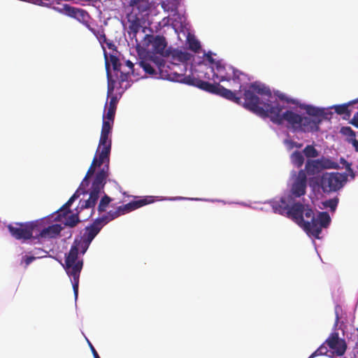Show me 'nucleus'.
<instances>
[{"label": "nucleus", "mask_w": 358, "mask_h": 358, "mask_svg": "<svg viewBox=\"0 0 358 358\" xmlns=\"http://www.w3.org/2000/svg\"><path fill=\"white\" fill-rule=\"evenodd\" d=\"M242 87L243 86L241 85L238 92L243 91V106L245 108L261 117H269L274 124H282L283 106H280L278 101H270V103L261 101L257 95L259 94L270 98L272 94L269 87L257 82L251 83L248 88L242 89Z\"/></svg>", "instance_id": "obj_1"}, {"label": "nucleus", "mask_w": 358, "mask_h": 358, "mask_svg": "<svg viewBox=\"0 0 358 358\" xmlns=\"http://www.w3.org/2000/svg\"><path fill=\"white\" fill-rule=\"evenodd\" d=\"M111 145L109 144H100L97 148L96 153L100 152L99 157L96 155L94 157L92 164L81 182V185L87 186L89 184L88 179L94 173L96 166L103 167L96 173L94 180L92 182L91 190L90 193V197L88 199L83 201V203L80 204V208H91V211L89 217H91L94 213V208L99 198L101 191L103 189L104 186L106 183V179L109 176V162H110V153Z\"/></svg>", "instance_id": "obj_2"}, {"label": "nucleus", "mask_w": 358, "mask_h": 358, "mask_svg": "<svg viewBox=\"0 0 358 358\" xmlns=\"http://www.w3.org/2000/svg\"><path fill=\"white\" fill-rule=\"evenodd\" d=\"M62 10L67 16L76 19L90 30L101 45L106 43L108 46L110 48L112 44L107 42L104 29L102 26L99 27L97 24L96 25L98 29H95V27L92 26L94 20L87 11L83 8H76L68 4H64Z\"/></svg>", "instance_id": "obj_3"}, {"label": "nucleus", "mask_w": 358, "mask_h": 358, "mask_svg": "<svg viewBox=\"0 0 358 358\" xmlns=\"http://www.w3.org/2000/svg\"><path fill=\"white\" fill-rule=\"evenodd\" d=\"M152 61L155 62L161 78L180 82L194 87L197 86V83L193 80H199V78L191 76H186L182 73H178L177 69L180 68L179 64L170 62V64H168L162 58L157 60L152 59Z\"/></svg>", "instance_id": "obj_4"}, {"label": "nucleus", "mask_w": 358, "mask_h": 358, "mask_svg": "<svg viewBox=\"0 0 358 358\" xmlns=\"http://www.w3.org/2000/svg\"><path fill=\"white\" fill-rule=\"evenodd\" d=\"M78 245L73 244L65 258V270L66 273L72 278L71 282L76 299L78 295L80 274L83 264L82 260H78Z\"/></svg>", "instance_id": "obj_5"}, {"label": "nucleus", "mask_w": 358, "mask_h": 358, "mask_svg": "<svg viewBox=\"0 0 358 358\" xmlns=\"http://www.w3.org/2000/svg\"><path fill=\"white\" fill-rule=\"evenodd\" d=\"M282 117V124L286 122L287 128L292 129L295 132H313L312 127L315 125L310 120V117H303L289 110L283 112Z\"/></svg>", "instance_id": "obj_6"}, {"label": "nucleus", "mask_w": 358, "mask_h": 358, "mask_svg": "<svg viewBox=\"0 0 358 358\" xmlns=\"http://www.w3.org/2000/svg\"><path fill=\"white\" fill-rule=\"evenodd\" d=\"M348 180L346 173L338 172L324 173L320 180V186L324 193L340 190Z\"/></svg>", "instance_id": "obj_7"}, {"label": "nucleus", "mask_w": 358, "mask_h": 358, "mask_svg": "<svg viewBox=\"0 0 358 358\" xmlns=\"http://www.w3.org/2000/svg\"><path fill=\"white\" fill-rule=\"evenodd\" d=\"M196 83H197L196 87L204 90L206 92L219 95L227 100L233 101L237 104L241 103V97L237 96L236 92H233L230 90H228L221 85L220 83H216L214 84H211L207 81L199 80H194Z\"/></svg>", "instance_id": "obj_8"}, {"label": "nucleus", "mask_w": 358, "mask_h": 358, "mask_svg": "<svg viewBox=\"0 0 358 358\" xmlns=\"http://www.w3.org/2000/svg\"><path fill=\"white\" fill-rule=\"evenodd\" d=\"M39 225L38 222H16L14 225L8 224L7 227L13 238L27 241L34 238L33 234Z\"/></svg>", "instance_id": "obj_9"}, {"label": "nucleus", "mask_w": 358, "mask_h": 358, "mask_svg": "<svg viewBox=\"0 0 358 358\" xmlns=\"http://www.w3.org/2000/svg\"><path fill=\"white\" fill-rule=\"evenodd\" d=\"M143 45L148 52L159 54L163 57L169 56V51L166 50L167 43L163 36L146 35L144 38Z\"/></svg>", "instance_id": "obj_10"}, {"label": "nucleus", "mask_w": 358, "mask_h": 358, "mask_svg": "<svg viewBox=\"0 0 358 358\" xmlns=\"http://www.w3.org/2000/svg\"><path fill=\"white\" fill-rule=\"evenodd\" d=\"M115 109L110 108L107 109L106 115H103V122L101 131V136L99 142L100 144H109L111 145V140L109 138V135L111 133L112 127L114 123Z\"/></svg>", "instance_id": "obj_11"}, {"label": "nucleus", "mask_w": 358, "mask_h": 358, "mask_svg": "<svg viewBox=\"0 0 358 358\" xmlns=\"http://www.w3.org/2000/svg\"><path fill=\"white\" fill-rule=\"evenodd\" d=\"M307 176L304 170L301 169L296 178L293 182L290 194L288 196V201L291 202L294 197H301L306 193Z\"/></svg>", "instance_id": "obj_12"}, {"label": "nucleus", "mask_w": 358, "mask_h": 358, "mask_svg": "<svg viewBox=\"0 0 358 358\" xmlns=\"http://www.w3.org/2000/svg\"><path fill=\"white\" fill-rule=\"evenodd\" d=\"M307 114L312 117L310 120L315 123V127H313V132L317 131L320 129L319 125L323 121V120L329 119V115H331V113H327L324 109H321L310 105H307L303 108Z\"/></svg>", "instance_id": "obj_13"}, {"label": "nucleus", "mask_w": 358, "mask_h": 358, "mask_svg": "<svg viewBox=\"0 0 358 358\" xmlns=\"http://www.w3.org/2000/svg\"><path fill=\"white\" fill-rule=\"evenodd\" d=\"M325 343L333 350L337 356H342L347 349V344L344 339L340 338L337 332H333L326 340Z\"/></svg>", "instance_id": "obj_14"}, {"label": "nucleus", "mask_w": 358, "mask_h": 358, "mask_svg": "<svg viewBox=\"0 0 358 358\" xmlns=\"http://www.w3.org/2000/svg\"><path fill=\"white\" fill-rule=\"evenodd\" d=\"M210 71L212 73V78L208 73H205L204 78L207 80L214 79V78H219L220 82L231 80V74L227 72L226 66L222 64V61L215 62V65L210 68Z\"/></svg>", "instance_id": "obj_15"}, {"label": "nucleus", "mask_w": 358, "mask_h": 358, "mask_svg": "<svg viewBox=\"0 0 358 358\" xmlns=\"http://www.w3.org/2000/svg\"><path fill=\"white\" fill-rule=\"evenodd\" d=\"M289 203L291 206H289L287 217L301 226L305 221L303 219L304 204L300 202H294L293 200Z\"/></svg>", "instance_id": "obj_16"}, {"label": "nucleus", "mask_w": 358, "mask_h": 358, "mask_svg": "<svg viewBox=\"0 0 358 358\" xmlns=\"http://www.w3.org/2000/svg\"><path fill=\"white\" fill-rule=\"evenodd\" d=\"M153 202V199L151 196H147L141 199H138L136 201H131L125 205L118 206L117 208V212L120 213V215H124L127 213H129L132 210H134L137 208H139L143 206L151 203Z\"/></svg>", "instance_id": "obj_17"}, {"label": "nucleus", "mask_w": 358, "mask_h": 358, "mask_svg": "<svg viewBox=\"0 0 358 358\" xmlns=\"http://www.w3.org/2000/svg\"><path fill=\"white\" fill-rule=\"evenodd\" d=\"M41 225L40 224L38 227L36 229L39 233L34 236V238H55L59 235L63 229L62 226L59 224H54L41 229L40 228Z\"/></svg>", "instance_id": "obj_18"}, {"label": "nucleus", "mask_w": 358, "mask_h": 358, "mask_svg": "<svg viewBox=\"0 0 358 358\" xmlns=\"http://www.w3.org/2000/svg\"><path fill=\"white\" fill-rule=\"evenodd\" d=\"M101 229V228L94 221L90 226L85 227V232L82 236L83 243L85 244L83 252H85Z\"/></svg>", "instance_id": "obj_19"}, {"label": "nucleus", "mask_w": 358, "mask_h": 358, "mask_svg": "<svg viewBox=\"0 0 358 358\" xmlns=\"http://www.w3.org/2000/svg\"><path fill=\"white\" fill-rule=\"evenodd\" d=\"M300 227H302L305 231L310 234L315 238H320V234L322 232V227L316 220H313V221L310 222L304 221Z\"/></svg>", "instance_id": "obj_20"}, {"label": "nucleus", "mask_w": 358, "mask_h": 358, "mask_svg": "<svg viewBox=\"0 0 358 358\" xmlns=\"http://www.w3.org/2000/svg\"><path fill=\"white\" fill-rule=\"evenodd\" d=\"M83 202V201H80L79 206L77 208L78 213H73V214H71V215H69V213H68L66 215H64L63 213H61V215H59L60 213L59 212V210H57L58 215H57V217L55 219L57 220H61L60 217H62V216L65 217L64 224L66 226H68V227H75L78 222H80V220H79V217H78V213H80L82 210L85 209V208L81 209L80 208V204H82Z\"/></svg>", "instance_id": "obj_21"}, {"label": "nucleus", "mask_w": 358, "mask_h": 358, "mask_svg": "<svg viewBox=\"0 0 358 358\" xmlns=\"http://www.w3.org/2000/svg\"><path fill=\"white\" fill-rule=\"evenodd\" d=\"M157 57H150L149 59H144L139 62V66L145 71V72L151 76H156L159 74L158 70L152 59H161Z\"/></svg>", "instance_id": "obj_22"}, {"label": "nucleus", "mask_w": 358, "mask_h": 358, "mask_svg": "<svg viewBox=\"0 0 358 358\" xmlns=\"http://www.w3.org/2000/svg\"><path fill=\"white\" fill-rule=\"evenodd\" d=\"M289 203L288 197H282L280 201H273L271 206L275 213L287 216L289 206Z\"/></svg>", "instance_id": "obj_23"}, {"label": "nucleus", "mask_w": 358, "mask_h": 358, "mask_svg": "<svg viewBox=\"0 0 358 358\" xmlns=\"http://www.w3.org/2000/svg\"><path fill=\"white\" fill-rule=\"evenodd\" d=\"M83 185H80L78 189L76 191V192L70 197V199L67 201L66 203H64L59 209V213H63L64 215H66L68 213H71V210L69 209L70 206L72 205V203L77 199L80 194L85 193V189H83ZM59 215H61V213H59Z\"/></svg>", "instance_id": "obj_24"}, {"label": "nucleus", "mask_w": 358, "mask_h": 358, "mask_svg": "<svg viewBox=\"0 0 358 358\" xmlns=\"http://www.w3.org/2000/svg\"><path fill=\"white\" fill-rule=\"evenodd\" d=\"M303 170L306 174L310 176H313L320 172L322 170L320 159H308Z\"/></svg>", "instance_id": "obj_25"}, {"label": "nucleus", "mask_w": 358, "mask_h": 358, "mask_svg": "<svg viewBox=\"0 0 358 358\" xmlns=\"http://www.w3.org/2000/svg\"><path fill=\"white\" fill-rule=\"evenodd\" d=\"M127 19L129 22L128 33L136 36L141 27V20L136 15H129Z\"/></svg>", "instance_id": "obj_26"}, {"label": "nucleus", "mask_w": 358, "mask_h": 358, "mask_svg": "<svg viewBox=\"0 0 358 358\" xmlns=\"http://www.w3.org/2000/svg\"><path fill=\"white\" fill-rule=\"evenodd\" d=\"M169 55L171 57V62L179 64L180 62L185 63L190 59V55L186 52H182L178 50H174L169 52Z\"/></svg>", "instance_id": "obj_27"}, {"label": "nucleus", "mask_w": 358, "mask_h": 358, "mask_svg": "<svg viewBox=\"0 0 358 358\" xmlns=\"http://www.w3.org/2000/svg\"><path fill=\"white\" fill-rule=\"evenodd\" d=\"M331 108L334 109L335 113L338 115H344L343 118L345 120H348L351 116V110L349 109V104L347 103L341 105H334L331 106Z\"/></svg>", "instance_id": "obj_28"}, {"label": "nucleus", "mask_w": 358, "mask_h": 358, "mask_svg": "<svg viewBox=\"0 0 358 358\" xmlns=\"http://www.w3.org/2000/svg\"><path fill=\"white\" fill-rule=\"evenodd\" d=\"M304 157L301 152L296 150L290 155V161L292 164L297 168H300L304 163Z\"/></svg>", "instance_id": "obj_29"}, {"label": "nucleus", "mask_w": 358, "mask_h": 358, "mask_svg": "<svg viewBox=\"0 0 358 358\" xmlns=\"http://www.w3.org/2000/svg\"><path fill=\"white\" fill-rule=\"evenodd\" d=\"M129 6L136 7L141 13L148 10L150 8L148 0H130Z\"/></svg>", "instance_id": "obj_30"}, {"label": "nucleus", "mask_w": 358, "mask_h": 358, "mask_svg": "<svg viewBox=\"0 0 358 358\" xmlns=\"http://www.w3.org/2000/svg\"><path fill=\"white\" fill-rule=\"evenodd\" d=\"M315 220L322 228H326L331 222L330 216L327 212L319 213L317 217H315Z\"/></svg>", "instance_id": "obj_31"}, {"label": "nucleus", "mask_w": 358, "mask_h": 358, "mask_svg": "<svg viewBox=\"0 0 358 358\" xmlns=\"http://www.w3.org/2000/svg\"><path fill=\"white\" fill-rule=\"evenodd\" d=\"M308 159L315 158L319 156L318 150L313 145H308L305 147L302 152Z\"/></svg>", "instance_id": "obj_32"}, {"label": "nucleus", "mask_w": 358, "mask_h": 358, "mask_svg": "<svg viewBox=\"0 0 358 358\" xmlns=\"http://www.w3.org/2000/svg\"><path fill=\"white\" fill-rule=\"evenodd\" d=\"M320 162L322 165V169H337L339 168V165L337 162H334L328 158L322 157L320 159Z\"/></svg>", "instance_id": "obj_33"}, {"label": "nucleus", "mask_w": 358, "mask_h": 358, "mask_svg": "<svg viewBox=\"0 0 358 358\" xmlns=\"http://www.w3.org/2000/svg\"><path fill=\"white\" fill-rule=\"evenodd\" d=\"M111 201L112 199L110 196H108L107 194H104V196L101 199L100 202L99 203L98 211L99 213L106 211V208L108 206Z\"/></svg>", "instance_id": "obj_34"}, {"label": "nucleus", "mask_w": 358, "mask_h": 358, "mask_svg": "<svg viewBox=\"0 0 358 358\" xmlns=\"http://www.w3.org/2000/svg\"><path fill=\"white\" fill-rule=\"evenodd\" d=\"M338 203V199L334 197L333 199H328L323 202V205L326 208H330L332 212H334Z\"/></svg>", "instance_id": "obj_35"}, {"label": "nucleus", "mask_w": 358, "mask_h": 358, "mask_svg": "<svg viewBox=\"0 0 358 358\" xmlns=\"http://www.w3.org/2000/svg\"><path fill=\"white\" fill-rule=\"evenodd\" d=\"M188 45L189 48L194 51L197 52L201 48L200 43L195 38H188Z\"/></svg>", "instance_id": "obj_36"}, {"label": "nucleus", "mask_w": 358, "mask_h": 358, "mask_svg": "<svg viewBox=\"0 0 358 358\" xmlns=\"http://www.w3.org/2000/svg\"><path fill=\"white\" fill-rule=\"evenodd\" d=\"M110 60L112 64L113 70L115 71H120L122 64L120 62L119 59L116 56L110 55Z\"/></svg>", "instance_id": "obj_37"}, {"label": "nucleus", "mask_w": 358, "mask_h": 358, "mask_svg": "<svg viewBox=\"0 0 358 358\" xmlns=\"http://www.w3.org/2000/svg\"><path fill=\"white\" fill-rule=\"evenodd\" d=\"M341 133L346 136H349L351 138H355L356 134L350 127H343L341 129Z\"/></svg>", "instance_id": "obj_38"}, {"label": "nucleus", "mask_w": 358, "mask_h": 358, "mask_svg": "<svg viewBox=\"0 0 358 358\" xmlns=\"http://www.w3.org/2000/svg\"><path fill=\"white\" fill-rule=\"evenodd\" d=\"M111 221L109 219V216L108 214L103 215L101 217L96 218L94 222L102 229L103 227L108 222Z\"/></svg>", "instance_id": "obj_39"}, {"label": "nucleus", "mask_w": 358, "mask_h": 358, "mask_svg": "<svg viewBox=\"0 0 358 358\" xmlns=\"http://www.w3.org/2000/svg\"><path fill=\"white\" fill-rule=\"evenodd\" d=\"M276 96L281 100V101H285L286 103H292V104H297V101L296 99H292V98H289L288 96H287L285 94L283 93H280V92H278L276 94Z\"/></svg>", "instance_id": "obj_40"}, {"label": "nucleus", "mask_w": 358, "mask_h": 358, "mask_svg": "<svg viewBox=\"0 0 358 358\" xmlns=\"http://www.w3.org/2000/svg\"><path fill=\"white\" fill-rule=\"evenodd\" d=\"M306 217L310 219V221L315 220V214L312 208H309L308 205H304V212Z\"/></svg>", "instance_id": "obj_41"}, {"label": "nucleus", "mask_w": 358, "mask_h": 358, "mask_svg": "<svg viewBox=\"0 0 358 358\" xmlns=\"http://www.w3.org/2000/svg\"><path fill=\"white\" fill-rule=\"evenodd\" d=\"M229 70L232 73L231 78H232L234 81H238L240 80V76L242 73L239 71L234 69L232 66H229Z\"/></svg>", "instance_id": "obj_42"}, {"label": "nucleus", "mask_w": 358, "mask_h": 358, "mask_svg": "<svg viewBox=\"0 0 358 358\" xmlns=\"http://www.w3.org/2000/svg\"><path fill=\"white\" fill-rule=\"evenodd\" d=\"M334 311H335V315H336L334 327H336L338 326V324L339 322V319H340L339 314L342 311V308L339 305H336L335 306Z\"/></svg>", "instance_id": "obj_43"}, {"label": "nucleus", "mask_w": 358, "mask_h": 358, "mask_svg": "<svg viewBox=\"0 0 358 358\" xmlns=\"http://www.w3.org/2000/svg\"><path fill=\"white\" fill-rule=\"evenodd\" d=\"M120 74L119 76V80L120 83H124L128 80V77L131 71H128L127 73H124L122 71H120Z\"/></svg>", "instance_id": "obj_44"}, {"label": "nucleus", "mask_w": 358, "mask_h": 358, "mask_svg": "<svg viewBox=\"0 0 358 358\" xmlns=\"http://www.w3.org/2000/svg\"><path fill=\"white\" fill-rule=\"evenodd\" d=\"M107 214L108 215L109 219L110 220H113L121 215L120 213L117 212V209H116L115 210H110L109 212H108Z\"/></svg>", "instance_id": "obj_45"}, {"label": "nucleus", "mask_w": 358, "mask_h": 358, "mask_svg": "<svg viewBox=\"0 0 358 358\" xmlns=\"http://www.w3.org/2000/svg\"><path fill=\"white\" fill-rule=\"evenodd\" d=\"M350 123L352 124L356 128H358V111L354 115Z\"/></svg>", "instance_id": "obj_46"}, {"label": "nucleus", "mask_w": 358, "mask_h": 358, "mask_svg": "<svg viewBox=\"0 0 358 358\" xmlns=\"http://www.w3.org/2000/svg\"><path fill=\"white\" fill-rule=\"evenodd\" d=\"M89 346L90 348V350L92 351V353L93 355L94 358H100L99 355H98L96 350L94 348V346L92 345V343L87 340Z\"/></svg>", "instance_id": "obj_47"}, {"label": "nucleus", "mask_w": 358, "mask_h": 358, "mask_svg": "<svg viewBox=\"0 0 358 358\" xmlns=\"http://www.w3.org/2000/svg\"><path fill=\"white\" fill-rule=\"evenodd\" d=\"M348 141L352 143L355 151L358 152V140H357L355 138H354L349 139Z\"/></svg>", "instance_id": "obj_48"}, {"label": "nucleus", "mask_w": 358, "mask_h": 358, "mask_svg": "<svg viewBox=\"0 0 358 358\" xmlns=\"http://www.w3.org/2000/svg\"><path fill=\"white\" fill-rule=\"evenodd\" d=\"M116 103H117L116 97H112L109 102L108 108H110L112 107V108L116 110Z\"/></svg>", "instance_id": "obj_49"}, {"label": "nucleus", "mask_w": 358, "mask_h": 358, "mask_svg": "<svg viewBox=\"0 0 358 358\" xmlns=\"http://www.w3.org/2000/svg\"><path fill=\"white\" fill-rule=\"evenodd\" d=\"M35 259H36V257H33V256H29V257L26 256L24 258V263H25L26 266L29 265Z\"/></svg>", "instance_id": "obj_50"}, {"label": "nucleus", "mask_w": 358, "mask_h": 358, "mask_svg": "<svg viewBox=\"0 0 358 358\" xmlns=\"http://www.w3.org/2000/svg\"><path fill=\"white\" fill-rule=\"evenodd\" d=\"M324 355L321 350L317 348L313 353L310 355V356L308 358H314L317 356Z\"/></svg>", "instance_id": "obj_51"}, {"label": "nucleus", "mask_w": 358, "mask_h": 358, "mask_svg": "<svg viewBox=\"0 0 358 358\" xmlns=\"http://www.w3.org/2000/svg\"><path fill=\"white\" fill-rule=\"evenodd\" d=\"M325 343L321 345L318 348L321 350L322 353L324 355L328 352L327 348L325 346Z\"/></svg>", "instance_id": "obj_52"}, {"label": "nucleus", "mask_w": 358, "mask_h": 358, "mask_svg": "<svg viewBox=\"0 0 358 358\" xmlns=\"http://www.w3.org/2000/svg\"><path fill=\"white\" fill-rule=\"evenodd\" d=\"M206 58L208 59V61L212 64V66H214L215 65V62H216L217 61H215L212 55H211V53H208L206 55Z\"/></svg>", "instance_id": "obj_53"}, {"label": "nucleus", "mask_w": 358, "mask_h": 358, "mask_svg": "<svg viewBox=\"0 0 358 358\" xmlns=\"http://www.w3.org/2000/svg\"><path fill=\"white\" fill-rule=\"evenodd\" d=\"M290 145H291V148H294V147H296L297 148H301L302 147V144L301 143H296V142H294V141H289V142Z\"/></svg>", "instance_id": "obj_54"}, {"label": "nucleus", "mask_w": 358, "mask_h": 358, "mask_svg": "<svg viewBox=\"0 0 358 358\" xmlns=\"http://www.w3.org/2000/svg\"><path fill=\"white\" fill-rule=\"evenodd\" d=\"M126 65H127V66L129 67V69L130 70L129 71H131V73H134V64L131 61L127 60L126 62Z\"/></svg>", "instance_id": "obj_55"}, {"label": "nucleus", "mask_w": 358, "mask_h": 358, "mask_svg": "<svg viewBox=\"0 0 358 358\" xmlns=\"http://www.w3.org/2000/svg\"><path fill=\"white\" fill-rule=\"evenodd\" d=\"M358 103V99L352 100L351 101L348 102L347 103L349 104V107L352 106V104Z\"/></svg>", "instance_id": "obj_56"}, {"label": "nucleus", "mask_w": 358, "mask_h": 358, "mask_svg": "<svg viewBox=\"0 0 358 358\" xmlns=\"http://www.w3.org/2000/svg\"><path fill=\"white\" fill-rule=\"evenodd\" d=\"M106 69H107V76H108V77H109V76H110V73H109V70H108V68H109L108 66L109 65H108V64L107 62L106 63Z\"/></svg>", "instance_id": "obj_57"}, {"label": "nucleus", "mask_w": 358, "mask_h": 358, "mask_svg": "<svg viewBox=\"0 0 358 358\" xmlns=\"http://www.w3.org/2000/svg\"><path fill=\"white\" fill-rule=\"evenodd\" d=\"M346 169H347V170H348V171H352V169H350V164H347V166H346Z\"/></svg>", "instance_id": "obj_58"}, {"label": "nucleus", "mask_w": 358, "mask_h": 358, "mask_svg": "<svg viewBox=\"0 0 358 358\" xmlns=\"http://www.w3.org/2000/svg\"><path fill=\"white\" fill-rule=\"evenodd\" d=\"M341 161L344 162L345 163H347L346 161L344 159H343V158H341Z\"/></svg>", "instance_id": "obj_59"}, {"label": "nucleus", "mask_w": 358, "mask_h": 358, "mask_svg": "<svg viewBox=\"0 0 358 358\" xmlns=\"http://www.w3.org/2000/svg\"><path fill=\"white\" fill-rule=\"evenodd\" d=\"M357 169H358V166H357Z\"/></svg>", "instance_id": "obj_60"}]
</instances>
